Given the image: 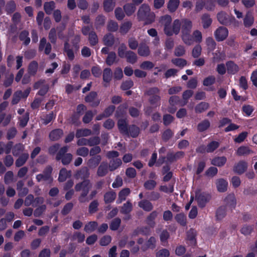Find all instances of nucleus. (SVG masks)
I'll use <instances>...</instances> for the list:
<instances>
[{"label": "nucleus", "mask_w": 257, "mask_h": 257, "mask_svg": "<svg viewBox=\"0 0 257 257\" xmlns=\"http://www.w3.org/2000/svg\"><path fill=\"white\" fill-rule=\"evenodd\" d=\"M253 23V17L250 12H247L243 19V24L245 27H250Z\"/></svg>", "instance_id": "nucleus-33"}, {"label": "nucleus", "mask_w": 257, "mask_h": 257, "mask_svg": "<svg viewBox=\"0 0 257 257\" xmlns=\"http://www.w3.org/2000/svg\"><path fill=\"white\" fill-rule=\"evenodd\" d=\"M108 167L107 162H102L98 168L97 175L99 177L104 176L108 173Z\"/></svg>", "instance_id": "nucleus-18"}, {"label": "nucleus", "mask_w": 257, "mask_h": 257, "mask_svg": "<svg viewBox=\"0 0 257 257\" xmlns=\"http://www.w3.org/2000/svg\"><path fill=\"white\" fill-rule=\"evenodd\" d=\"M184 155L183 152H178L176 154L170 153L167 155V159L170 162H173L177 159L182 157Z\"/></svg>", "instance_id": "nucleus-50"}, {"label": "nucleus", "mask_w": 257, "mask_h": 257, "mask_svg": "<svg viewBox=\"0 0 257 257\" xmlns=\"http://www.w3.org/2000/svg\"><path fill=\"white\" fill-rule=\"evenodd\" d=\"M98 226L96 221H90L85 224L84 230L87 233H91L94 231Z\"/></svg>", "instance_id": "nucleus-32"}, {"label": "nucleus", "mask_w": 257, "mask_h": 257, "mask_svg": "<svg viewBox=\"0 0 257 257\" xmlns=\"http://www.w3.org/2000/svg\"><path fill=\"white\" fill-rule=\"evenodd\" d=\"M192 28V23L190 20L186 19L181 20L182 34L190 33Z\"/></svg>", "instance_id": "nucleus-13"}, {"label": "nucleus", "mask_w": 257, "mask_h": 257, "mask_svg": "<svg viewBox=\"0 0 257 257\" xmlns=\"http://www.w3.org/2000/svg\"><path fill=\"white\" fill-rule=\"evenodd\" d=\"M114 37L110 33L105 35L103 38V43L107 46H112L114 43Z\"/></svg>", "instance_id": "nucleus-26"}, {"label": "nucleus", "mask_w": 257, "mask_h": 257, "mask_svg": "<svg viewBox=\"0 0 257 257\" xmlns=\"http://www.w3.org/2000/svg\"><path fill=\"white\" fill-rule=\"evenodd\" d=\"M63 133L61 129H56L50 132L49 137L52 141L59 140L63 136Z\"/></svg>", "instance_id": "nucleus-24"}, {"label": "nucleus", "mask_w": 257, "mask_h": 257, "mask_svg": "<svg viewBox=\"0 0 257 257\" xmlns=\"http://www.w3.org/2000/svg\"><path fill=\"white\" fill-rule=\"evenodd\" d=\"M179 3L180 0H170L168 4L169 10L171 12H175L177 10Z\"/></svg>", "instance_id": "nucleus-45"}, {"label": "nucleus", "mask_w": 257, "mask_h": 257, "mask_svg": "<svg viewBox=\"0 0 257 257\" xmlns=\"http://www.w3.org/2000/svg\"><path fill=\"white\" fill-rule=\"evenodd\" d=\"M132 23L130 21H126L123 23L120 27L119 32L121 34L124 35L126 34L131 28L132 27Z\"/></svg>", "instance_id": "nucleus-38"}, {"label": "nucleus", "mask_w": 257, "mask_h": 257, "mask_svg": "<svg viewBox=\"0 0 257 257\" xmlns=\"http://www.w3.org/2000/svg\"><path fill=\"white\" fill-rule=\"evenodd\" d=\"M217 19L220 23L223 25L229 24L232 21H235L234 18H230L224 12H221L217 14Z\"/></svg>", "instance_id": "nucleus-12"}, {"label": "nucleus", "mask_w": 257, "mask_h": 257, "mask_svg": "<svg viewBox=\"0 0 257 257\" xmlns=\"http://www.w3.org/2000/svg\"><path fill=\"white\" fill-rule=\"evenodd\" d=\"M117 125L119 131L121 133L125 134L127 133V125L125 119H119L118 121Z\"/></svg>", "instance_id": "nucleus-52"}, {"label": "nucleus", "mask_w": 257, "mask_h": 257, "mask_svg": "<svg viewBox=\"0 0 257 257\" xmlns=\"http://www.w3.org/2000/svg\"><path fill=\"white\" fill-rule=\"evenodd\" d=\"M171 21L172 18L169 15L162 17L160 19V23L164 26V32L168 36H171V32L169 29Z\"/></svg>", "instance_id": "nucleus-6"}, {"label": "nucleus", "mask_w": 257, "mask_h": 257, "mask_svg": "<svg viewBox=\"0 0 257 257\" xmlns=\"http://www.w3.org/2000/svg\"><path fill=\"white\" fill-rule=\"evenodd\" d=\"M133 209V205L131 202L127 201L121 206L120 208V213L123 214L130 213Z\"/></svg>", "instance_id": "nucleus-34"}, {"label": "nucleus", "mask_w": 257, "mask_h": 257, "mask_svg": "<svg viewBox=\"0 0 257 257\" xmlns=\"http://www.w3.org/2000/svg\"><path fill=\"white\" fill-rule=\"evenodd\" d=\"M52 169L51 167H48L42 174H39L36 176V179L38 182L47 181L50 182L52 181L51 173Z\"/></svg>", "instance_id": "nucleus-7"}, {"label": "nucleus", "mask_w": 257, "mask_h": 257, "mask_svg": "<svg viewBox=\"0 0 257 257\" xmlns=\"http://www.w3.org/2000/svg\"><path fill=\"white\" fill-rule=\"evenodd\" d=\"M127 47L124 43L120 44L118 48L117 54L119 57L123 58L126 55Z\"/></svg>", "instance_id": "nucleus-44"}, {"label": "nucleus", "mask_w": 257, "mask_h": 257, "mask_svg": "<svg viewBox=\"0 0 257 257\" xmlns=\"http://www.w3.org/2000/svg\"><path fill=\"white\" fill-rule=\"evenodd\" d=\"M177 222L181 225L185 226L186 224V217L183 213H179L175 217Z\"/></svg>", "instance_id": "nucleus-54"}, {"label": "nucleus", "mask_w": 257, "mask_h": 257, "mask_svg": "<svg viewBox=\"0 0 257 257\" xmlns=\"http://www.w3.org/2000/svg\"><path fill=\"white\" fill-rule=\"evenodd\" d=\"M116 55L113 52H110L106 59V64L109 65H112L116 61Z\"/></svg>", "instance_id": "nucleus-57"}, {"label": "nucleus", "mask_w": 257, "mask_h": 257, "mask_svg": "<svg viewBox=\"0 0 257 257\" xmlns=\"http://www.w3.org/2000/svg\"><path fill=\"white\" fill-rule=\"evenodd\" d=\"M101 157L100 155H96L90 158L87 163L88 167L90 168H95L100 163Z\"/></svg>", "instance_id": "nucleus-21"}, {"label": "nucleus", "mask_w": 257, "mask_h": 257, "mask_svg": "<svg viewBox=\"0 0 257 257\" xmlns=\"http://www.w3.org/2000/svg\"><path fill=\"white\" fill-rule=\"evenodd\" d=\"M64 51L70 60H73L74 58V55L73 51L70 48V45L68 41H66L64 44Z\"/></svg>", "instance_id": "nucleus-48"}, {"label": "nucleus", "mask_w": 257, "mask_h": 257, "mask_svg": "<svg viewBox=\"0 0 257 257\" xmlns=\"http://www.w3.org/2000/svg\"><path fill=\"white\" fill-rule=\"evenodd\" d=\"M170 256V251L166 248H162L156 252V257H172Z\"/></svg>", "instance_id": "nucleus-63"}, {"label": "nucleus", "mask_w": 257, "mask_h": 257, "mask_svg": "<svg viewBox=\"0 0 257 257\" xmlns=\"http://www.w3.org/2000/svg\"><path fill=\"white\" fill-rule=\"evenodd\" d=\"M130 190L128 188H124L121 190L118 194V198L116 203L119 204L125 200L126 197L130 194Z\"/></svg>", "instance_id": "nucleus-25"}, {"label": "nucleus", "mask_w": 257, "mask_h": 257, "mask_svg": "<svg viewBox=\"0 0 257 257\" xmlns=\"http://www.w3.org/2000/svg\"><path fill=\"white\" fill-rule=\"evenodd\" d=\"M216 184L218 191L223 192L227 190L228 182L226 180L223 179H219L216 181Z\"/></svg>", "instance_id": "nucleus-20"}, {"label": "nucleus", "mask_w": 257, "mask_h": 257, "mask_svg": "<svg viewBox=\"0 0 257 257\" xmlns=\"http://www.w3.org/2000/svg\"><path fill=\"white\" fill-rule=\"evenodd\" d=\"M181 26V21L178 19L174 20L172 26L169 28L171 32V36L173 34L177 35L179 34Z\"/></svg>", "instance_id": "nucleus-19"}, {"label": "nucleus", "mask_w": 257, "mask_h": 257, "mask_svg": "<svg viewBox=\"0 0 257 257\" xmlns=\"http://www.w3.org/2000/svg\"><path fill=\"white\" fill-rule=\"evenodd\" d=\"M116 198V194L113 191H109L104 195V200L106 203L113 202Z\"/></svg>", "instance_id": "nucleus-40"}, {"label": "nucleus", "mask_w": 257, "mask_h": 257, "mask_svg": "<svg viewBox=\"0 0 257 257\" xmlns=\"http://www.w3.org/2000/svg\"><path fill=\"white\" fill-rule=\"evenodd\" d=\"M25 149V147L23 144H19L16 145L13 149V154L14 156H18L21 155Z\"/></svg>", "instance_id": "nucleus-43"}, {"label": "nucleus", "mask_w": 257, "mask_h": 257, "mask_svg": "<svg viewBox=\"0 0 257 257\" xmlns=\"http://www.w3.org/2000/svg\"><path fill=\"white\" fill-rule=\"evenodd\" d=\"M29 154L27 153H23L16 161L15 165L17 167L22 166L25 164L29 158Z\"/></svg>", "instance_id": "nucleus-27"}, {"label": "nucleus", "mask_w": 257, "mask_h": 257, "mask_svg": "<svg viewBox=\"0 0 257 257\" xmlns=\"http://www.w3.org/2000/svg\"><path fill=\"white\" fill-rule=\"evenodd\" d=\"M226 158L224 156L216 157L211 160V164L214 166L221 167L226 163Z\"/></svg>", "instance_id": "nucleus-23"}, {"label": "nucleus", "mask_w": 257, "mask_h": 257, "mask_svg": "<svg viewBox=\"0 0 257 257\" xmlns=\"http://www.w3.org/2000/svg\"><path fill=\"white\" fill-rule=\"evenodd\" d=\"M124 11L128 16H131L136 11V7L134 4H127L123 6Z\"/></svg>", "instance_id": "nucleus-42"}, {"label": "nucleus", "mask_w": 257, "mask_h": 257, "mask_svg": "<svg viewBox=\"0 0 257 257\" xmlns=\"http://www.w3.org/2000/svg\"><path fill=\"white\" fill-rule=\"evenodd\" d=\"M210 198L211 196L208 193L202 192L200 190H197L195 192V199L200 207H204Z\"/></svg>", "instance_id": "nucleus-3"}, {"label": "nucleus", "mask_w": 257, "mask_h": 257, "mask_svg": "<svg viewBox=\"0 0 257 257\" xmlns=\"http://www.w3.org/2000/svg\"><path fill=\"white\" fill-rule=\"evenodd\" d=\"M247 167V164L245 162L240 161L234 165L233 171L238 174H242L246 170Z\"/></svg>", "instance_id": "nucleus-14"}, {"label": "nucleus", "mask_w": 257, "mask_h": 257, "mask_svg": "<svg viewBox=\"0 0 257 257\" xmlns=\"http://www.w3.org/2000/svg\"><path fill=\"white\" fill-rule=\"evenodd\" d=\"M71 176V171H68L66 169H62L59 173L58 180L60 182H64Z\"/></svg>", "instance_id": "nucleus-39"}, {"label": "nucleus", "mask_w": 257, "mask_h": 257, "mask_svg": "<svg viewBox=\"0 0 257 257\" xmlns=\"http://www.w3.org/2000/svg\"><path fill=\"white\" fill-rule=\"evenodd\" d=\"M112 77V72L111 70L109 68H105L103 72V80L105 83L104 86L107 87L108 84L111 80Z\"/></svg>", "instance_id": "nucleus-17"}, {"label": "nucleus", "mask_w": 257, "mask_h": 257, "mask_svg": "<svg viewBox=\"0 0 257 257\" xmlns=\"http://www.w3.org/2000/svg\"><path fill=\"white\" fill-rule=\"evenodd\" d=\"M139 206L146 211H150L153 208V204L147 200H143L138 203Z\"/></svg>", "instance_id": "nucleus-22"}, {"label": "nucleus", "mask_w": 257, "mask_h": 257, "mask_svg": "<svg viewBox=\"0 0 257 257\" xmlns=\"http://www.w3.org/2000/svg\"><path fill=\"white\" fill-rule=\"evenodd\" d=\"M160 90L157 87L150 88L148 91V94L150 96L149 101L150 103L155 106L160 105L161 97L158 95Z\"/></svg>", "instance_id": "nucleus-5"}, {"label": "nucleus", "mask_w": 257, "mask_h": 257, "mask_svg": "<svg viewBox=\"0 0 257 257\" xmlns=\"http://www.w3.org/2000/svg\"><path fill=\"white\" fill-rule=\"evenodd\" d=\"M115 5V0H104L103 7L105 11L109 12L113 10Z\"/></svg>", "instance_id": "nucleus-31"}, {"label": "nucleus", "mask_w": 257, "mask_h": 257, "mask_svg": "<svg viewBox=\"0 0 257 257\" xmlns=\"http://www.w3.org/2000/svg\"><path fill=\"white\" fill-rule=\"evenodd\" d=\"M209 106L208 103L202 102L196 106L195 108V111L197 113H201L207 109L209 108Z\"/></svg>", "instance_id": "nucleus-51"}, {"label": "nucleus", "mask_w": 257, "mask_h": 257, "mask_svg": "<svg viewBox=\"0 0 257 257\" xmlns=\"http://www.w3.org/2000/svg\"><path fill=\"white\" fill-rule=\"evenodd\" d=\"M118 26L117 23L112 20H110L107 24V29L109 31L115 32L118 30Z\"/></svg>", "instance_id": "nucleus-62"}, {"label": "nucleus", "mask_w": 257, "mask_h": 257, "mask_svg": "<svg viewBox=\"0 0 257 257\" xmlns=\"http://www.w3.org/2000/svg\"><path fill=\"white\" fill-rule=\"evenodd\" d=\"M85 101L91 103L92 106H96L100 103V99L97 98V94L96 92H91L86 97Z\"/></svg>", "instance_id": "nucleus-11"}, {"label": "nucleus", "mask_w": 257, "mask_h": 257, "mask_svg": "<svg viewBox=\"0 0 257 257\" xmlns=\"http://www.w3.org/2000/svg\"><path fill=\"white\" fill-rule=\"evenodd\" d=\"M85 235L80 232H75L72 236L73 240H77L78 242H82L85 239Z\"/></svg>", "instance_id": "nucleus-60"}, {"label": "nucleus", "mask_w": 257, "mask_h": 257, "mask_svg": "<svg viewBox=\"0 0 257 257\" xmlns=\"http://www.w3.org/2000/svg\"><path fill=\"white\" fill-rule=\"evenodd\" d=\"M52 46L50 43L47 41L45 38H43L40 40L39 46V50L40 51L44 50L46 54H49L51 51Z\"/></svg>", "instance_id": "nucleus-10"}, {"label": "nucleus", "mask_w": 257, "mask_h": 257, "mask_svg": "<svg viewBox=\"0 0 257 257\" xmlns=\"http://www.w3.org/2000/svg\"><path fill=\"white\" fill-rule=\"evenodd\" d=\"M138 53L141 56L148 57L150 54L149 46L145 43H141L138 48Z\"/></svg>", "instance_id": "nucleus-15"}, {"label": "nucleus", "mask_w": 257, "mask_h": 257, "mask_svg": "<svg viewBox=\"0 0 257 257\" xmlns=\"http://www.w3.org/2000/svg\"><path fill=\"white\" fill-rule=\"evenodd\" d=\"M171 62L175 66L180 67L181 69L187 65V61L182 58H174L171 60Z\"/></svg>", "instance_id": "nucleus-46"}, {"label": "nucleus", "mask_w": 257, "mask_h": 257, "mask_svg": "<svg viewBox=\"0 0 257 257\" xmlns=\"http://www.w3.org/2000/svg\"><path fill=\"white\" fill-rule=\"evenodd\" d=\"M202 22L204 28H207L212 23V20L210 17L206 14H204L202 17Z\"/></svg>", "instance_id": "nucleus-58"}, {"label": "nucleus", "mask_w": 257, "mask_h": 257, "mask_svg": "<svg viewBox=\"0 0 257 257\" xmlns=\"http://www.w3.org/2000/svg\"><path fill=\"white\" fill-rule=\"evenodd\" d=\"M55 8V3L53 1L46 2L44 4V9L46 13L50 15Z\"/></svg>", "instance_id": "nucleus-28"}, {"label": "nucleus", "mask_w": 257, "mask_h": 257, "mask_svg": "<svg viewBox=\"0 0 257 257\" xmlns=\"http://www.w3.org/2000/svg\"><path fill=\"white\" fill-rule=\"evenodd\" d=\"M49 40L50 42L53 44H55L57 40V36H56V30L55 28H52L51 29L49 35H48Z\"/></svg>", "instance_id": "nucleus-64"}, {"label": "nucleus", "mask_w": 257, "mask_h": 257, "mask_svg": "<svg viewBox=\"0 0 257 257\" xmlns=\"http://www.w3.org/2000/svg\"><path fill=\"white\" fill-rule=\"evenodd\" d=\"M138 17L140 20L145 21L146 24H149L154 21L155 14L151 12V9L148 5L143 4L139 9Z\"/></svg>", "instance_id": "nucleus-1"}, {"label": "nucleus", "mask_w": 257, "mask_h": 257, "mask_svg": "<svg viewBox=\"0 0 257 257\" xmlns=\"http://www.w3.org/2000/svg\"><path fill=\"white\" fill-rule=\"evenodd\" d=\"M22 96V91L21 90H18L16 91L13 97V99L12 100V103L13 104H17L20 100Z\"/></svg>", "instance_id": "nucleus-61"}, {"label": "nucleus", "mask_w": 257, "mask_h": 257, "mask_svg": "<svg viewBox=\"0 0 257 257\" xmlns=\"http://www.w3.org/2000/svg\"><path fill=\"white\" fill-rule=\"evenodd\" d=\"M91 187V184L88 180H84L82 183H78L75 186V190L77 191H82V193L79 197V201L81 202H84L86 200L87 196L90 188Z\"/></svg>", "instance_id": "nucleus-2"}, {"label": "nucleus", "mask_w": 257, "mask_h": 257, "mask_svg": "<svg viewBox=\"0 0 257 257\" xmlns=\"http://www.w3.org/2000/svg\"><path fill=\"white\" fill-rule=\"evenodd\" d=\"M156 239L154 237H151L149 240L142 247L144 250H147L148 248L153 249L156 247Z\"/></svg>", "instance_id": "nucleus-30"}, {"label": "nucleus", "mask_w": 257, "mask_h": 257, "mask_svg": "<svg viewBox=\"0 0 257 257\" xmlns=\"http://www.w3.org/2000/svg\"><path fill=\"white\" fill-rule=\"evenodd\" d=\"M227 72L229 74H234L239 70L238 66L233 61H228L226 64Z\"/></svg>", "instance_id": "nucleus-16"}, {"label": "nucleus", "mask_w": 257, "mask_h": 257, "mask_svg": "<svg viewBox=\"0 0 257 257\" xmlns=\"http://www.w3.org/2000/svg\"><path fill=\"white\" fill-rule=\"evenodd\" d=\"M228 34L227 29L224 27L218 28L214 32L215 38L218 41H221L225 39Z\"/></svg>", "instance_id": "nucleus-9"}, {"label": "nucleus", "mask_w": 257, "mask_h": 257, "mask_svg": "<svg viewBox=\"0 0 257 257\" xmlns=\"http://www.w3.org/2000/svg\"><path fill=\"white\" fill-rule=\"evenodd\" d=\"M29 32L27 31L22 32L20 35V39L24 41V44L26 45H28L30 42V38L28 37Z\"/></svg>", "instance_id": "nucleus-53"}, {"label": "nucleus", "mask_w": 257, "mask_h": 257, "mask_svg": "<svg viewBox=\"0 0 257 257\" xmlns=\"http://www.w3.org/2000/svg\"><path fill=\"white\" fill-rule=\"evenodd\" d=\"M34 88L35 89L40 88L38 92V94L41 96H44L48 91L49 87L48 84H45L44 80H41L35 83L34 85Z\"/></svg>", "instance_id": "nucleus-8"}, {"label": "nucleus", "mask_w": 257, "mask_h": 257, "mask_svg": "<svg viewBox=\"0 0 257 257\" xmlns=\"http://www.w3.org/2000/svg\"><path fill=\"white\" fill-rule=\"evenodd\" d=\"M158 215V213L156 211H153L147 217L146 219L147 223L151 227H154L155 225V219Z\"/></svg>", "instance_id": "nucleus-29"}, {"label": "nucleus", "mask_w": 257, "mask_h": 257, "mask_svg": "<svg viewBox=\"0 0 257 257\" xmlns=\"http://www.w3.org/2000/svg\"><path fill=\"white\" fill-rule=\"evenodd\" d=\"M252 153V151L246 146L240 147L237 151V154L239 156L247 155Z\"/></svg>", "instance_id": "nucleus-47"}, {"label": "nucleus", "mask_w": 257, "mask_h": 257, "mask_svg": "<svg viewBox=\"0 0 257 257\" xmlns=\"http://www.w3.org/2000/svg\"><path fill=\"white\" fill-rule=\"evenodd\" d=\"M68 147L65 146L62 148L56 156V160H62V163L64 165H67L70 163L72 159V155L71 154H65L68 150Z\"/></svg>", "instance_id": "nucleus-4"}, {"label": "nucleus", "mask_w": 257, "mask_h": 257, "mask_svg": "<svg viewBox=\"0 0 257 257\" xmlns=\"http://www.w3.org/2000/svg\"><path fill=\"white\" fill-rule=\"evenodd\" d=\"M19 119L20 125L22 127L25 126L29 120V113H24L22 116L19 117Z\"/></svg>", "instance_id": "nucleus-55"}, {"label": "nucleus", "mask_w": 257, "mask_h": 257, "mask_svg": "<svg viewBox=\"0 0 257 257\" xmlns=\"http://www.w3.org/2000/svg\"><path fill=\"white\" fill-rule=\"evenodd\" d=\"M91 135V131L89 129H80L78 130L76 133V138H81L83 137H87Z\"/></svg>", "instance_id": "nucleus-49"}, {"label": "nucleus", "mask_w": 257, "mask_h": 257, "mask_svg": "<svg viewBox=\"0 0 257 257\" xmlns=\"http://www.w3.org/2000/svg\"><path fill=\"white\" fill-rule=\"evenodd\" d=\"M210 125V122L208 119H205L198 123L197 130L200 132L207 130Z\"/></svg>", "instance_id": "nucleus-36"}, {"label": "nucleus", "mask_w": 257, "mask_h": 257, "mask_svg": "<svg viewBox=\"0 0 257 257\" xmlns=\"http://www.w3.org/2000/svg\"><path fill=\"white\" fill-rule=\"evenodd\" d=\"M121 161L120 159H116L110 161L109 169L111 171H114L121 165Z\"/></svg>", "instance_id": "nucleus-41"}, {"label": "nucleus", "mask_w": 257, "mask_h": 257, "mask_svg": "<svg viewBox=\"0 0 257 257\" xmlns=\"http://www.w3.org/2000/svg\"><path fill=\"white\" fill-rule=\"evenodd\" d=\"M226 215V208L224 206H221L218 208L216 213V218L218 220L222 219Z\"/></svg>", "instance_id": "nucleus-59"}, {"label": "nucleus", "mask_w": 257, "mask_h": 257, "mask_svg": "<svg viewBox=\"0 0 257 257\" xmlns=\"http://www.w3.org/2000/svg\"><path fill=\"white\" fill-rule=\"evenodd\" d=\"M38 67V63L35 61H32L29 66L28 72L31 75H35L37 71Z\"/></svg>", "instance_id": "nucleus-56"}, {"label": "nucleus", "mask_w": 257, "mask_h": 257, "mask_svg": "<svg viewBox=\"0 0 257 257\" xmlns=\"http://www.w3.org/2000/svg\"><path fill=\"white\" fill-rule=\"evenodd\" d=\"M227 205L230 206L231 208H234L236 205V199L233 194L228 195L224 199Z\"/></svg>", "instance_id": "nucleus-37"}, {"label": "nucleus", "mask_w": 257, "mask_h": 257, "mask_svg": "<svg viewBox=\"0 0 257 257\" xmlns=\"http://www.w3.org/2000/svg\"><path fill=\"white\" fill-rule=\"evenodd\" d=\"M124 58L126 59L128 62L132 64L136 63L138 59V57L136 54L130 50H128L127 51L126 55Z\"/></svg>", "instance_id": "nucleus-35"}]
</instances>
